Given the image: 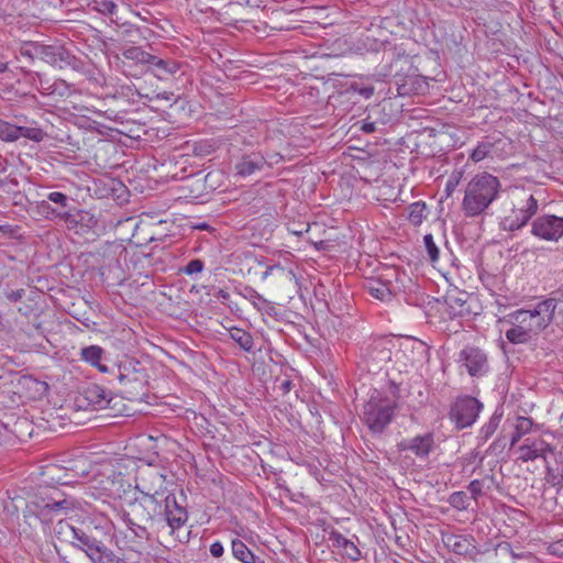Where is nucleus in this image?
<instances>
[{"label": "nucleus", "mask_w": 563, "mask_h": 563, "mask_svg": "<svg viewBox=\"0 0 563 563\" xmlns=\"http://www.w3.org/2000/svg\"><path fill=\"white\" fill-rule=\"evenodd\" d=\"M109 526L103 517H87L78 526L60 519L54 532L59 541L82 551L92 563H119L120 559L102 539L109 536Z\"/></svg>", "instance_id": "obj_1"}, {"label": "nucleus", "mask_w": 563, "mask_h": 563, "mask_svg": "<svg viewBox=\"0 0 563 563\" xmlns=\"http://www.w3.org/2000/svg\"><path fill=\"white\" fill-rule=\"evenodd\" d=\"M552 301H540L533 309H518L504 318L510 328L506 339L512 344H525L542 332L552 322Z\"/></svg>", "instance_id": "obj_2"}, {"label": "nucleus", "mask_w": 563, "mask_h": 563, "mask_svg": "<svg viewBox=\"0 0 563 563\" xmlns=\"http://www.w3.org/2000/svg\"><path fill=\"white\" fill-rule=\"evenodd\" d=\"M501 183L498 177L483 172L476 174L467 183L462 200V211L466 218L484 214L494 201L499 198Z\"/></svg>", "instance_id": "obj_3"}, {"label": "nucleus", "mask_w": 563, "mask_h": 563, "mask_svg": "<svg viewBox=\"0 0 563 563\" xmlns=\"http://www.w3.org/2000/svg\"><path fill=\"white\" fill-rule=\"evenodd\" d=\"M396 408V399L374 389L363 406L361 419L371 432L380 434L393 421Z\"/></svg>", "instance_id": "obj_4"}, {"label": "nucleus", "mask_w": 563, "mask_h": 563, "mask_svg": "<svg viewBox=\"0 0 563 563\" xmlns=\"http://www.w3.org/2000/svg\"><path fill=\"white\" fill-rule=\"evenodd\" d=\"M74 498H57L54 495L35 496L27 503V510L44 525H51L60 515H67L77 508Z\"/></svg>", "instance_id": "obj_5"}, {"label": "nucleus", "mask_w": 563, "mask_h": 563, "mask_svg": "<svg viewBox=\"0 0 563 563\" xmlns=\"http://www.w3.org/2000/svg\"><path fill=\"white\" fill-rule=\"evenodd\" d=\"M38 59L60 69L69 67L92 79V70L87 63L73 55L64 45L38 43Z\"/></svg>", "instance_id": "obj_6"}, {"label": "nucleus", "mask_w": 563, "mask_h": 563, "mask_svg": "<svg viewBox=\"0 0 563 563\" xmlns=\"http://www.w3.org/2000/svg\"><path fill=\"white\" fill-rule=\"evenodd\" d=\"M539 209L538 199L529 195L514 206L510 213L503 218L500 228L504 231L514 232L526 227Z\"/></svg>", "instance_id": "obj_7"}, {"label": "nucleus", "mask_w": 563, "mask_h": 563, "mask_svg": "<svg viewBox=\"0 0 563 563\" xmlns=\"http://www.w3.org/2000/svg\"><path fill=\"white\" fill-rule=\"evenodd\" d=\"M482 409L483 404L475 397L461 396L452 404L449 416L457 429H464L476 421Z\"/></svg>", "instance_id": "obj_8"}, {"label": "nucleus", "mask_w": 563, "mask_h": 563, "mask_svg": "<svg viewBox=\"0 0 563 563\" xmlns=\"http://www.w3.org/2000/svg\"><path fill=\"white\" fill-rule=\"evenodd\" d=\"M531 234L540 240L558 242L563 238V217L542 214L531 222Z\"/></svg>", "instance_id": "obj_9"}, {"label": "nucleus", "mask_w": 563, "mask_h": 563, "mask_svg": "<svg viewBox=\"0 0 563 563\" xmlns=\"http://www.w3.org/2000/svg\"><path fill=\"white\" fill-rule=\"evenodd\" d=\"M135 488L143 496L165 495L169 493L166 487V475L151 467L142 471L136 477Z\"/></svg>", "instance_id": "obj_10"}, {"label": "nucleus", "mask_w": 563, "mask_h": 563, "mask_svg": "<svg viewBox=\"0 0 563 563\" xmlns=\"http://www.w3.org/2000/svg\"><path fill=\"white\" fill-rule=\"evenodd\" d=\"M459 362L472 377H482L488 369L486 353L477 346L467 345L459 353Z\"/></svg>", "instance_id": "obj_11"}, {"label": "nucleus", "mask_w": 563, "mask_h": 563, "mask_svg": "<svg viewBox=\"0 0 563 563\" xmlns=\"http://www.w3.org/2000/svg\"><path fill=\"white\" fill-rule=\"evenodd\" d=\"M119 382L122 386V391L126 394L130 400L142 399L147 391V379L144 371H128L120 373Z\"/></svg>", "instance_id": "obj_12"}, {"label": "nucleus", "mask_w": 563, "mask_h": 563, "mask_svg": "<svg viewBox=\"0 0 563 563\" xmlns=\"http://www.w3.org/2000/svg\"><path fill=\"white\" fill-rule=\"evenodd\" d=\"M267 164V158L261 152H244L234 162V173L235 176L245 178L263 172Z\"/></svg>", "instance_id": "obj_13"}, {"label": "nucleus", "mask_w": 563, "mask_h": 563, "mask_svg": "<svg viewBox=\"0 0 563 563\" xmlns=\"http://www.w3.org/2000/svg\"><path fill=\"white\" fill-rule=\"evenodd\" d=\"M398 451H409L418 459H428L435 448L434 435L431 432L418 434L411 439H404L397 444Z\"/></svg>", "instance_id": "obj_14"}, {"label": "nucleus", "mask_w": 563, "mask_h": 563, "mask_svg": "<svg viewBox=\"0 0 563 563\" xmlns=\"http://www.w3.org/2000/svg\"><path fill=\"white\" fill-rule=\"evenodd\" d=\"M162 516L170 528L172 533L185 526L188 520V511L185 506L177 501L175 494L166 495Z\"/></svg>", "instance_id": "obj_15"}, {"label": "nucleus", "mask_w": 563, "mask_h": 563, "mask_svg": "<svg viewBox=\"0 0 563 563\" xmlns=\"http://www.w3.org/2000/svg\"><path fill=\"white\" fill-rule=\"evenodd\" d=\"M185 64L170 57L154 55L153 64L148 73L153 74L159 80H170L178 74H184Z\"/></svg>", "instance_id": "obj_16"}, {"label": "nucleus", "mask_w": 563, "mask_h": 563, "mask_svg": "<svg viewBox=\"0 0 563 563\" xmlns=\"http://www.w3.org/2000/svg\"><path fill=\"white\" fill-rule=\"evenodd\" d=\"M57 222L63 223L68 231H73L75 233H79L84 225L86 228H91L97 223L93 216H90L87 211L75 207L69 210H60Z\"/></svg>", "instance_id": "obj_17"}, {"label": "nucleus", "mask_w": 563, "mask_h": 563, "mask_svg": "<svg viewBox=\"0 0 563 563\" xmlns=\"http://www.w3.org/2000/svg\"><path fill=\"white\" fill-rule=\"evenodd\" d=\"M518 460L522 462L534 461L539 457L547 462L548 454H553L554 449L543 439H526L518 448Z\"/></svg>", "instance_id": "obj_18"}, {"label": "nucleus", "mask_w": 563, "mask_h": 563, "mask_svg": "<svg viewBox=\"0 0 563 563\" xmlns=\"http://www.w3.org/2000/svg\"><path fill=\"white\" fill-rule=\"evenodd\" d=\"M121 54L124 65L139 68L141 73L148 71L154 60V54L146 51L143 46L123 47Z\"/></svg>", "instance_id": "obj_19"}, {"label": "nucleus", "mask_w": 563, "mask_h": 563, "mask_svg": "<svg viewBox=\"0 0 563 563\" xmlns=\"http://www.w3.org/2000/svg\"><path fill=\"white\" fill-rule=\"evenodd\" d=\"M81 400L86 402V408L103 410L110 407L112 397L111 391L100 385L91 384L84 389Z\"/></svg>", "instance_id": "obj_20"}, {"label": "nucleus", "mask_w": 563, "mask_h": 563, "mask_svg": "<svg viewBox=\"0 0 563 563\" xmlns=\"http://www.w3.org/2000/svg\"><path fill=\"white\" fill-rule=\"evenodd\" d=\"M329 541L332 542V548L336 549L338 552L345 559L356 562L361 560L362 553L354 541L345 538L338 530H331L329 532Z\"/></svg>", "instance_id": "obj_21"}, {"label": "nucleus", "mask_w": 563, "mask_h": 563, "mask_svg": "<svg viewBox=\"0 0 563 563\" xmlns=\"http://www.w3.org/2000/svg\"><path fill=\"white\" fill-rule=\"evenodd\" d=\"M363 288L371 297L383 302H389L394 298L390 283L380 278H368L364 282Z\"/></svg>", "instance_id": "obj_22"}, {"label": "nucleus", "mask_w": 563, "mask_h": 563, "mask_svg": "<svg viewBox=\"0 0 563 563\" xmlns=\"http://www.w3.org/2000/svg\"><path fill=\"white\" fill-rule=\"evenodd\" d=\"M500 144H505L501 137L485 136L477 143L475 148L470 154V159L474 163H479L483 159L493 155Z\"/></svg>", "instance_id": "obj_23"}, {"label": "nucleus", "mask_w": 563, "mask_h": 563, "mask_svg": "<svg viewBox=\"0 0 563 563\" xmlns=\"http://www.w3.org/2000/svg\"><path fill=\"white\" fill-rule=\"evenodd\" d=\"M444 544L459 555H472L475 551V545L471 536L449 534L444 539Z\"/></svg>", "instance_id": "obj_24"}, {"label": "nucleus", "mask_w": 563, "mask_h": 563, "mask_svg": "<svg viewBox=\"0 0 563 563\" xmlns=\"http://www.w3.org/2000/svg\"><path fill=\"white\" fill-rule=\"evenodd\" d=\"M470 295L467 292H459L456 295H449L445 299L448 305V312L452 318H460L470 316L472 310L467 302Z\"/></svg>", "instance_id": "obj_25"}, {"label": "nucleus", "mask_w": 563, "mask_h": 563, "mask_svg": "<svg viewBox=\"0 0 563 563\" xmlns=\"http://www.w3.org/2000/svg\"><path fill=\"white\" fill-rule=\"evenodd\" d=\"M104 350L99 345H89L85 346L80 350V358L88 363L89 365L96 367L101 373H108L109 368L107 365L102 364L101 361L104 356Z\"/></svg>", "instance_id": "obj_26"}, {"label": "nucleus", "mask_w": 563, "mask_h": 563, "mask_svg": "<svg viewBox=\"0 0 563 563\" xmlns=\"http://www.w3.org/2000/svg\"><path fill=\"white\" fill-rule=\"evenodd\" d=\"M131 511L132 519L143 523L152 522L158 518L155 515V507H152L150 504H144L141 498H136L134 503L131 504Z\"/></svg>", "instance_id": "obj_27"}, {"label": "nucleus", "mask_w": 563, "mask_h": 563, "mask_svg": "<svg viewBox=\"0 0 563 563\" xmlns=\"http://www.w3.org/2000/svg\"><path fill=\"white\" fill-rule=\"evenodd\" d=\"M233 556L242 563H258L260 558L256 556L247 545L240 539H234L231 542Z\"/></svg>", "instance_id": "obj_28"}, {"label": "nucleus", "mask_w": 563, "mask_h": 563, "mask_svg": "<svg viewBox=\"0 0 563 563\" xmlns=\"http://www.w3.org/2000/svg\"><path fill=\"white\" fill-rule=\"evenodd\" d=\"M230 338L245 352H253L254 340L250 332L241 328H231Z\"/></svg>", "instance_id": "obj_29"}, {"label": "nucleus", "mask_w": 563, "mask_h": 563, "mask_svg": "<svg viewBox=\"0 0 563 563\" xmlns=\"http://www.w3.org/2000/svg\"><path fill=\"white\" fill-rule=\"evenodd\" d=\"M494 484V476H485L482 479H473L470 482L467 489L471 493V498L476 503L487 490L492 489Z\"/></svg>", "instance_id": "obj_30"}, {"label": "nucleus", "mask_w": 563, "mask_h": 563, "mask_svg": "<svg viewBox=\"0 0 563 563\" xmlns=\"http://www.w3.org/2000/svg\"><path fill=\"white\" fill-rule=\"evenodd\" d=\"M15 58L18 62H22L24 59L29 64L38 59V42L22 43L15 54Z\"/></svg>", "instance_id": "obj_31"}, {"label": "nucleus", "mask_w": 563, "mask_h": 563, "mask_svg": "<svg viewBox=\"0 0 563 563\" xmlns=\"http://www.w3.org/2000/svg\"><path fill=\"white\" fill-rule=\"evenodd\" d=\"M503 418V411L501 410H495V412L489 418L488 422H486L479 430L478 439L481 441L486 442L498 429L499 423Z\"/></svg>", "instance_id": "obj_32"}, {"label": "nucleus", "mask_w": 563, "mask_h": 563, "mask_svg": "<svg viewBox=\"0 0 563 563\" xmlns=\"http://www.w3.org/2000/svg\"><path fill=\"white\" fill-rule=\"evenodd\" d=\"M115 98H122L129 103H137L142 98L148 99L147 95H142L134 85H122L117 89Z\"/></svg>", "instance_id": "obj_33"}, {"label": "nucleus", "mask_w": 563, "mask_h": 563, "mask_svg": "<svg viewBox=\"0 0 563 563\" xmlns=\"http://www.w3.org/2000/svg\"><path fill=\"white\" fill-rule=\"evenodd\" d=\"M121 518L136 538L146 540L150 539V533L144 523L132 519L129 511H123Z\"/></svg>", "instance_id": "obj_34"}, {"label": "nucleus", "mask_w": 563, "mask_h": 563, "mask_svg": "<svg viewBox=\"0 0 563 563\" xmlns=\"http://www.w3.org/2000/svg\"><path fill=\"white\" fill-rule=\"evenodd\" d=\"M408 220L415 227L420 225L427 218V205L424 201H417L411 203L408 208Z\"/></svg>", "instance_id": "obj_35"}, {"label": "nucleus", "mask_w": 563, "mask_h": 563, "mask_svg": "<svg viewBox=\"0 0 563 563\" xmlns=\"http://www.w3.org/2000/svg\"><path fill=\"white\" fill-rule=\"evenodd\" d=\"M471 497L465 492H454L449 496L448 503L459 511L467 510L471 506Z\"/></svg>", "instance_id": "obj_36"}, {"label": "nucleus", "mask_w": 563, "mask_h": 563, "mask_svg": "<svg viewBox=\"0 0 563 563\" xmlns=\"http://www.w3.org/2000/svg\"><path fill=\"white\" fill-rule=\"evenodd\" d=\"M0 140L3 142H15L19 140V125L0 119Z\"/></svg>", "instance_id": "obj_37"}, {"label": "nucleus", "mask_w": 563, "mask_h": 563, "mask_svg": "<svg viewBox=\"0 0 563 563\" xmlns=\"http://www.w3.org/2000/svg\"><path fill=\"white\" fill-rule=\"evenodd\" d=\"M49 202L48 200L38 201L36 203V212L46 220L57 222L60 210L52 207Z\"/></svg>", "instance_id": "obj_38"}, {"label": "nucleus", "mask_w": 563, "mask_h": 563, "mask_svg": "<svg viewBox=\"0 0 563 563\" xmlns=\"http://www.w3.org/2000/svg\"><path fill=\"white\" fill-rule=\"evenodd\" d=\"M24 66H21V69L24 71L25 77L30 81L32 86H34L41 95H45L44 88L49 86L51 81L45 79L41 73H34L31 70H24Z\"/></svg>", "instance_id": "obj_39"}, {"label": "nucleus", "mask_w": 563, "mask_h": 563, "mask_svg": "<svg viewBox=\"0 0 563 563\" xmlns=\"http://www.w3.org/2000/svg\"><path fill=\"white\" fill-rule=\"evenodd\" d=\"M45 136L46 133L40 128L19 125V139L25 137L38 143L42 142Z\"/></svg>", "instance_id": "obj_40"}, {"label": "nucleus", "mask_w": 563, "mask_h": 563, "mask_svg": "<svg viewBox=\"0 0 563 563\" xmlns=\"http://www.w3.org/2000/svg\"><path fill=\"white\" fill-rule=\"evenodd\" d=\"M47 200L53 202L54 205H56L55 208H57L59 210H69L71 208H74L70 205L71 199L67 195L59 192V191L49 192L47 195Z\"/></svg>", "instance_id": "obj_41"}, {"label": "nucleus", "mask_w": 563, "mask_h": 563, "mask_svg": "<svg viewBox=\"0 0 563 563\" xmlns=\"http://www.w3.org/2000/svg\"><path fill=\"white\" fill-rule=\"evenodd\" d=\"M92 8L103 15L113 16L117 13L118 5L111 0H93Z\"/></svg>", "instance_id": "obj_42"}, {"label": "nucleus", "mask_w": 563, "mask_h": 563, "mask_svg": "<svg viewBox=\"0 0 563 563\" xmlns=\"http://www.w3.org/2000/svg\"><path fill=\"white\" fill-rule=\"evenodd\" d=\"M423 245H424V249H426L429 260L432 263L438 262L439 256H440V250H439L438 245L435 244L432 234H426L423 236Z\"/></svg>", "instance_id": "obj_43"}, {"label": "nucleus", "mask_w": 563, "mask_h": 563, "mask_svg": "<svg viewBox=\"0 0 563 563\" xmlns=\"http://www.w3.org/2000/svg\"><path fill=\"white\" fill-rule=\"evenodd\" d=\"M167 494L168 493L165 495L143 496L141 499L144 501V504H150L152 507H155V515L161 517L165 507V499Z\"/></svg>", "instance_id": "obj_44"}, {"label": "nucleus", "mask_w": 563, "mask_h": 563, "mask_svg": "<svg viewBox=\"0 0 563 563\" xmlns=\"http://www.w3.org/2000/svg\"><path fill=\"white\" fill-rule=\"evenodd\" d=\"M20 384L27 389H34L38 395H43L47 389L46 383L33 378L32 376L22 377Z\"/></svg>", "instance_id": "obj_45"}, {"label": "nucleus", "mask_w": 563, "mask_h": 563, "mask_svg": "<svg viewBox=\"0 0 563 563\" xmlns=\"http://www.w3.org/2000/svg\"><path fill=\"white\" fill-rule=\"evenodd\" d=\"M53 91H55V97L66 98V97H69L71 95V92L75 91V89H74V85L68 84L66 80L56 79V80H54Z\"/></svg>", "instance_id": "obj_46"}, {"label": "nucleus", "mask_w": 563, "mask_h": 563, "mask_svg": "<svg viewBox=\"0 0 563 563\" xmlns=\"http://www.w3.org/2000/svg\"><path fill=\"white\" fill-rule=\"evenodd\" d=\"M463 175H464V172L461 169H459V170L455 169L451 173V175L448 178L446 185H445V190H446L448 196L451 195L455 190V188L459 186V184L461 183V180L463 178Z\"/></svg>", "instance_id": "obj_47"}, {"label": "nucleus", "mask_w": 563, "mask_h": 563, "mask_svg": "<svg viewBox=\"0 0 563 563\" xmlns=\"http://www.w3.org/2000/svg\"><path fill=\"white\" fill-rule=\"evenodd\" d=\"M533 426V421L529 417L519 416L516 419L515 429L517 432L521 433L522 435L528 434Z\"/></svg>", "instance_id": "obj_48"}, {"label": "nucleus", "mask_w": 563, "mask_h": 563, "mask_svg": "<svg viewBox=\"0 0 563 563\" xmlns=\"http://www.w3.org/2000/svg\"><path fill=\"white\" fill-rule=\"evenodd\" d=\"M205 263L200 258L191 260L186 266L180 268V272L186 275L199 274L203 271Z\"/></svg>", "instance_id": "obj_49"}, {"label": "nucleus", "mask_w": 563, "mask_h": 563, "mask_svg": "<svg viewBox=\"0 0 563 563\" xmlns=\"http://www.w3.org/2000/svg\"><path fill=\"white\" fill-rule=\"evenodd\" d=\"M543 301H552V303H554L552 322H555L558 325H563V301H559L555 298H547Z\"/></svg>", "instance_id": "obj_50"}, {"label": "nucleus", "mask_w": 563, "mask_h": 563, "mask_svg": "<svg viewBox=\"0 0 563 563\" xmlns=\"http://www.w3.org/2000/svg\"><path fill=\"white\" fill-rule=\"evenodd\" d=\"M545 468H547V474L544 477L545 482L552 486L561 484L562 478H560L556 474H554V471L550 466L548 461L545 462Z\"/></svg>", "instance_id": "obj_51"}, {"label": "nucleus", "mask_w": 563, "mask_h": 563, "mask_svg": "<svg viewBox=\"0 0 563 563\" xmlns=\"http://www.w3.org/2000/svg\"><path fill=\"white\" fill-rule=\"evenodd\" d=\"M496 552L500 553V554H505V555H511L514 559H520L522 558L521 554H517L512 551V548L509 543L507 542H504V543H499L496 548Z\"/></svg>", "instance_id": "obj_52"}, {"label": "nucleus", "mask_w": 563, "mask_h": 563, "mask_svg": "<svg viewBox=\"0 0 563 563\" xmlns=\"http://www.w3.org/2000/svg\"><path fill=\"white\" fill-rule=\"evenodd\" d=\"M277 382H279L278 389L283 395L288 394L294 387V383L289 378L277 379Z\"/></svg>", "instance_id": "obj_53"}, {"label": "nucleus", "mask_w": 563, "mask_h": 563, "mask_svg": "<svg viewBox=\"0 0 563 563\" xmlns=\"http://www.w3.org/2000/svg\"><path fill=\"white\" fill-rule=\"evenodd\" d=\"M246 291L249 295H245V297L253 300L254 303H255V301H260L262 303L267 302V300L261 294H258L255 289L246 288Z\"/></svg>", "instance_id": "obj_54"}, {"label": "nucleus", "mask_w": 563, "mask_h": 563, "mask_svg": "<svg viewBox=\"0 0 563 563\" xmlns=\"http://www.w3.org/2000/svg\"><path fill=\"white\" fill-rule=\"evenodd\" d=\"M24 294H25L24 289H16V290H11V291L7 292L5 297L8 298L9 301L16 302L22 299Z\"/></svg>", "instance_id": "obj_55"}, {"label": "nucleus", "mask_w": 563, "mask_h": 563, "mask_svg": "<svg viewBox=\"0 0 563 563\" xmlns=\"http://www.w3.org/2000/svg\"><path fill=\"white\" fill-rule=\"evenodd\" d=\"M224 552V549H223V545L221 544V542L219 541H216L213 542L211 545H210V553L213 558H220L222 556Z\"/></svg>", "instance_id": "obj_56"}, {"label": "nucleus", "mask_w": 563, "mask_h": 563, "mask_svg": "<svg viewBox=\"0 0 563 563\" xmlns=\"http://www.w3.org/2000/svg\"><path fill=\"white\" fill-rule=\"evenodd\" d=\"M505 448V441L503 438H497L488 448L487 452H495L497 449H504Z\"/></svg>", "instance_id": "obj_57"}, {"label": "nucleus", "mask_w": 563, "mask_h": 563, "mask_svg": "<svg viewBox=\"0 0 563 563\" xmlns=\"http://www.w3.org/2000/svg\"><path fill=\"white\" fill-rule=\"evenodd\" d=\"M265 157L268 161V164L266 165V167H272L274 164H277L283 159L282 155L278 153H275L273 155L265 156Z\"/></svg>", "instance_id": "obj_58"}, {"label": "nucleus", "mask_w": 563, "mask_h": 563, "mask_svg": "<svg viewBox=\"0 0 563 563\" xmlns=\"http://www.w3.org/2000/svg\"><path fill=\"white\" fill-rule=\"evenodd\" d=\"M361 130L365 133H373L376 131L375 122H363Z\"/></svg>", "instance_id": "obj_59"}, {"label": "nucleus", "mask_w": 563, "mask_h": 563, "mask_svg": "<svg viewBox=\"0 0 563 563\" xmlns=\"http://www.w3.org/2000/svg\"><path fill=\"white\" fill-rule=\"evenodd\" d=\"M522 437L523 435L521 433L517 432V430L515 429V431L511 435V439H510V446H515Z\"/></svg>", "instance_id": "obj_60"}, {"label": "nucleus", "mask_w": 563, "mask_h": 563, "mask_svg": "<svg viewBox=\"0 0 563 563\" xmlns=\"http://www.w3.org/2000/svg\"><path fill=\"white\" fill-rule=\"evenodd\" d=\"M174 97V93L173 92H167V91H164L162 93H157L156 98L157 99H164V100H167V101H170Z\"/></svg>", "instance_id": "obj_61"}, {"label": "nucleus", "mask_w": 563, "mask_h": 563, "mask_svg": "<svg viewBox=\"0 0 563 563\" xmlns=\"http://www.w3.org/2000/svg\"><path fill=\"white\" fill-rule=\"evenodd\" d=\"M217 298H220V299H223V300H228L230 298V295L227 290L224 289H219L218 292H217Z\"/></svg>", "instance_id": "obj_62"}, {"label": "nucleus", "mask_w": 563, "mask_h": 563, "mask_svg": "<svg viewBox=\"0 0 563 563\" xmlns=\"http://www.w3.org/2000/svg\"><path fill=\"white\" fill-rule=\"evenodd\" d=\"M53 89H54V81H52L49 84V86H47V88H44V90H45V95L44 96H53V97H55V91H53Z\"/></svg>", "instance_id": "obj_63"}, {"label": "nucleus", "mask_w": 563, "mask_h": 563, "mask_svg": "<svg viewBox=\"0 0 563 563\" xmlns=\"http://www.w3.org/2000/svg\"><path fill=\"white\" fill-rule=\"evenodd\" d=\"M275 266H268L266 271L263 273V279L267 278V276L272 273Z\"/></svg>", "instance_id": "obj_64"}]
</instances>
